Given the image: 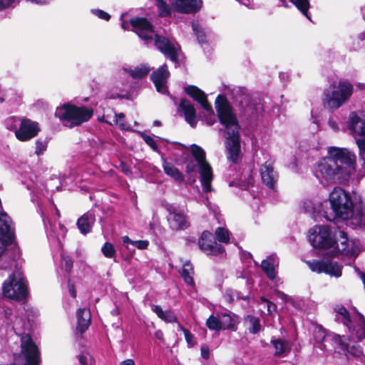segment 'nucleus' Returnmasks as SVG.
<instances>
[{
	"instance_id": "1",
	"label": "nucleus",
	"mask_w": 365,
	"mask_h": 365,
	"mask_svg": "<svg viewBox=\"0 0 365 365\" xmlns=\"http://www.w3.org/2000/svg\"><path fill=\"white\" fill-rule=\"evenodd\" d=\"M329 156L320 160L314 175L324 186L341 183L355 172L356 156L346 148L329 147Z\"/></svg>"
},
{
	"instance_id": "2",
	"label": "nucleus",
	"mask_w": 365,
	"mask_h": 365,
	"mask_svg": "<svg viewBox=\"0 0 365 365\" xmlns=\"http://www.w3.org/2000/svg\"><path fill=\"white\" fill-rule=\"evenodd\" d=\"M130 23L133 30L137 34L148 46L155 45L166 57L173 61H177L178 43L160 36L153 30V26L146 19L135 17L131 19Z\"/></svg>"
},
{
	"instance_id": "3",
	"label": "nucleus",
	"mask_w": 365,
	"mask_h": 365,
	"mask_svg": "<svg viewBox=\"0 0 365 365\" xmlns=\"http://www.w3.org/2000/svg\"><path fill=\"white\" fill-rule=\"evenodd\" d=\"M220 98L221 96H218L216 99V110L220 123L226 129L225 147L228 153V159L236 163L240 155L239 125L230 106L226 102L219 103Z\"/></svg>"
},
{
	"instance_id": "4",
	"label": "nucleus",
	"mask_w": 365,
	"mask_h": 365,
	"mask_svg": "<svg viewBox=\"0 0 365 365\" xmlns=\"http://www.w3.org/2000/svg\"><path fill=\"white\" fill-rule=\"evenodd\" d=\"M329 201L331 213L324 217L327 220L332 221L336 219L347 220L354 216V207L350 195L344 189L336 187L329 194Z\"/></svg>"
},
{
	"instance_id": "5",
	"label": "nucleus",
	"mask_w": 365,
	"mask_h": 365,
	"mask_svg": "<svg viewBox=\"0 0 365 365\" xmlns=\"http://www.w3.org/2000/svg\"><path fill=\"white\" fill-rule=\"evenodd\" d=\"M313 336L315 341L319 344L321 349H326L327 341H332L337 346V348L346 354H349L354 357L359 358L363 356L361 346L356 342L345 336L336 334L327 335L325 330L321 327H316Z\"/></svg>"
},
{
	"instance_id": "6",
	"label": "nucleus",
	"mask_w": 365,
	"mask_h": 365,
	"mask_svg": "<svg viewBox=\"0 0 365 365\" xmlns=\"http://www.w3.org/2000/svg\"><path fill=\"white\" fill-rule=\"evenodd\" d=\"M353 91V86L348 81L334 82L324 91V107L332 111L338 109L349 101Z\"/></svg>"
},
{
	"instance_id": "7",
	"label": "nucleus",
	"mask_w": 365,
	"mask_h": 365,
	"mask_svg": "<svg viewBox=\"0 0 365 365\" xmlns=\"http://www.w3.org/2000/svg\"><path fill=\"white\" fill-rule=\"evenodd\" d=\"M93 114V112L91 108L71 104H65L58 107L55 112V115L59 118L65 126L68 128L79 126L88 121Z\"/></svg>"
},
{
	"instance_id": "8",
	"label": "nucleus",
	"mask_w": 365,
	"mask_h": 365,
	"mask_svg": "<svg viewBox=\"0 0 365 365\" xmlns=\"http://www.w3.org/2000/svg\"><path fill=\"white\" fill-rule=\"evenodd\" d=\"M191 153L195 159L197 165L199 168L200 181L202 187V190L205 192H211L212 190L211 182L213 180L212 169L205 159V153L204 150L197 145H192ZM195 164L189 163L186 166V172L187 173L195 172Z\"/></svg>"
},
{
	"instance_id": "9",
	"label": "nucleus",
	"mask_w": 365,
	"mask_h": 365,
	"mask_svg": "<svg viewBox=\"0 0 365 365\" xmlns=\"http://www.w3.org/2000/svg\"><path fill=\"white\" fill-rule=\"evenodd\" d=\"M3 294L5 297L20 301L28 294L25 279L20 272H14L3 284Z\"/></svg>"
},
{
	"instance_id": "10",
	"label": "nucleus",
	"mask_w": 365,
	"mask_h": 365,
	"mask_svg": "<svg viewBox=\"0 0 365 365\" xmlns=\"http://www.w3.org/2000/svg\"><path fill=\"white\" fill-rule=\"evenodd\" d=\"M21 352L14 354V359L18 365H38L40 355L36 345L29 335L21 338Z\"/></svg>"
},
{
	"instance_id": "11",
	"label": "nucleus",
	"mask_w": 365,
	"mask_h": 365,
	"mask_svg": "<svg viewBox=\"0 0 365 365\" xmlns=\"http://www.w3.org/2000/svg\"><path fill=\"white\" fill-rule=\"evenodd\" d=\"M309 241L315 248L330 249L335 245L329 227L327 225H316L309 232Z\"/></svg>"
},
{
	"instance_id": "12",
	"label": "nucleus",
	"mask_w": 365,
	"mask_h": 365,
	"mask_svg": "<svg viewBox=\"0 0 365 365\" xmlns=\"http://www.w3.org/2000/svg\"><path fill=\"white\" fill-rule=\"evenodd\" d=\"M16 123L20 121L19 128L15 130V135L20 141H27L37 135L39 132L38 124L29 119L14 118Z\"/></svg>"
},
{
	"instance_id": "13",
	"label": "nucleus",
	"mask_w": 365,
	"mask_h": 365,
	"mask_svg": "<svg viewBox=\"0 0 365 365\" xmlns=\"http://www.w3.org/2000/svg\"><path fill=\"white\" fill-rule=\"evenodd\" d=\"M336 237L337 240L335 241V245L333 247L334 255L337 253L347 256L357 255L359 250L355 242L353 240H349L344 231H339L338 234H336Z\"/></svg>"
},
{
	"instance_id": "14",
	"label": "nucleus",
	"mask_w": 365,
	"mask_h": 365,
	"mask_svg": "<svg viewBox=\"0 0 365 365\" xmlns=\"http://www.w3.org/2000/svg\"><path fill=\"white\" fill-rule=\"evenodd\" d=\"M185 92L187 95L200 103L207 114L210 115L205 118L206 123L209 125L214 124L215 119L214 118L213 110L211 105L207 101V96L205 94V93L200 90L197 87L193 86L185 88Z\"/></svg>"
},
{
	"instance_id": "15",
	"label": "nucleus",
	"mask_w": 365,
	"mask_h": 365,
	"mask_svg": "<svg viewBox=\"0 0 365 365\" xmlns=\"http://www.w3.org/2000/svg\"><path fill=\"white\" fill-rule=\"evenodd\" d=\"M199 247L207 255H219L224 252L223 247L213 240L212 234L208 231L202 232L199 240Z\"/></svg>"
},
{
	"instance_id": "16",
	"label": "nucleus",
	"mask_w": 365,
	"mask_h": 365,
	"mask_svg": "<svg viewBox=\"0 0 365 365\" xmlns=\"http://www.w3.org/2000/svg\"><path fill=\"white\" fill-rule=\"evenodd\" d=\"M349 129L354 137L365 138V113H351L349 118Z\"/></svg>"
},
{
	"instance_id": "17",
	"label": "nucleus",
	"mask_w": 365,
	"mask_h": 365,
	"mask_svg": "<svg viewBox=\"0 0 365 365\" xmlns=\"http://www.w3.org/2000/svg\"><path fill=\"white\" fill-rule=\"evenodd\" d=\"M168 210L169 212L168 220L173 230H182L188 227L189 225L183 212L178 210L172 205L168 207Z\"/></svg>"
},
{
	"instance_id": "18",
	"label": "nucleus",
	"mask_w": 365,
	"mask_h": 365,
	"mask_svg": "<svg viewBox=\"0 0 365 365\" xmlns=\"http://www.w3.org/2000/svg\"><path fill=\"white\" fill-rule=\"evenodd\" d=\"M170 76L167 65L164 64L151 74V79L157 91L161 93L168 92L167 81Z\"/></svg>"
},
{
	"instance_id": "19",
	"label": "nucleus",
	"mask_w": 365,
	"mask_h": 365,
	"mask_svg": "<svg viewBox=\"0 0 365 365\" xmlns=\"http://www.w3.org/2000/svg\"><path fill=\"white\" fill-rule=\"evenodd\" d=\"M173 8L179 13L192 14L201 7V0H170Z\"/></svg>"
},
{
	"instance_id": "20",
	"label": "nucleus",
	"mask_w": 365,
	"mask_h": 365,
	"mask_svg": "<svg viewBox=\"0 0 365 365\" xmlns=\"http://www.w3.org/2000/svg\"><path fill=\"white\" fill-rule=\"evenodd\" d=\"M14 238V228L10 217L5 212L0 213V239L6 244L11 243Z\"/></svg>"
},
{
	"instance_id": "21",
	"label": "nucleus",
	"mask_w": 365,
	"mask_h": 365,
	"mask_svg": "<svg viewBox=\"0 0 365 365\" xmlns=\"http://www.w3.org/2000/svg\"><path fill=\"white\" fill-rule=\"evenodd\" d=\"M262 180L269 188L274 189L277 180V175L272 163L266 162L260 168Z\"/></svg>"
},
{
	"instance_id": "22",
	"label": "nucleus",
	"mask_w": 365,
	"mask_h": 365,
	"mask_svg": "<svg viewBox=\"0 0 365 365\" xmlns=\"http://www.w3.org/2000/svg\"><path fill=\"white\" fill-rule=\"evenodd\" d=\"M180 109L183 113L186 122L192 128H195L197 125V120L195 109L191 102L185 99H182L180 103Z\"/></svg>"
},
{
	"instance_id": "23",
	"label": "nucleus",
	"mask_w": 365,
	"mask_h": 365,
	"mask_svg": "<svg viewBox=\"0 0 365 365\" xmlns=\"http://www.w3.org/2000/svg\"><path fill=\"white\" fill-rule=\"evenodd\" d=\"M278 265L279 260L275 255H270L261 263L262 270L270 279H274L276 277V269Z\"/></svg>"
},
{
	"instance_id": "24",
	"label": "nucleus",
	"mask_w": 365,
	"mask_h": 365,
	"mask_svg": "<svg viewBox=\"0 0 365 365\" xmlns=\"http://www.w3.org/2000/svg\"><path fill=\"white\" fill-rule=\"evenodd\" d=\"M91 312L86 308L79 309L77 311V327L76 329L81 334L84 333L91 324Z\"/></svg>"
},
{
	"instance_id": "25",
	"label": "nucleus",
	"mask_w": 365,
	"mask_h": 365,
	"mask_svg": "<svg viewBox=\"0 0 365 365\" xmlns=\"http://www.w3.org/2000/svg\"><path fill=\"white\" fill-rule=\"evenodd\" d=\"M43 222L46 228L47 235L49 237L56 238L59 240L61 237H65L66 229L62 224H61L60 222H58V225H56L55 223L52 224L48 220V223L49 225L48 226L47 222L44 219Z\"/></svg>"
},
{
	"instance_id": "26",
	"label": "nucleus",
	"mask_w": 365,
	"mask_h": 365,
	"mask_svg": "<svg viewBox=\"0 0 365 365\" xmlns=\"http://www.w3.org/2000/svg\"><path fill=\"white\" fill-rule=\"evenodd\" d=\"M95 222V216L92 212H88L77 221V226L83 234L89 232Z\"/></svg>"
},
{
	"instance_id": "27",
	"label": "nucleus",
	"mask_w": 365,
	"mask_h": 365,
	"mask_svg": "<svg viewBox=\"0 0 365 365\" xmlns=\"http://www.w3.org/2000/svg\"><path fill=\"white\" fill-rule=\"evenodd\" d=\"M274 347L277 356H284L291 351V343L284 339H276L271 341Z\"/></svg>"
},
{
	"instance_id": "28",
	"label": "nucleus",
	"mask_w": 365,
	"mask_h": 365,
	"mask_svg": "<svg viewBox=\"0 0 365 365\" xmlns=\"http://www.w3.org/2000/svg\"><path fill=\"white\" fill-rule=\"evenodd\" d=\"M354 321L356 323V325L353 327L351 335L352 336L354 335L357 339L361 340L363 338H365L364 317L361 314H356Z\"/></svg>"
},
{
	"instance_id": "29",
	"label": "nucleus",
	"mask_w": 365,
	"mask_h": 365,
	"mask_svg": "<svg viewBox=\"0 0 365 365\" xmlns=\"http://www.w3.org/2000/svg\"><path fill=\"white\" fill-rule=\"evenodd\" d=\"M151 309L160 319L165 322L172 323L177 321L176 316L170 310L163 311L159 305H152Z\"/></svg>"
},
{
	"instance_id": "30",
	"label": "nucleus",
	"mask_w": 365,
	"mask_h": 365,
	"mask_svg": "<svg viewBox=\"0 0 365 365\" xmlns=\"http://www.w3.org/2000/svg\"><path fill=\"white\" fill-rule=\"evenodd\" d=\"M336 312V318L337 320H340L344 325L349 327L351 329L349 324L351 323L350 315L347 309L342 305H336L334 307Z\"/></svg>"
},
{
	"instance_id": "31",
	"label": "nucleus",
	"mask_w": 365,
	"mask_h": 365,
	"mask_svg": "<svg viewBox=\"0 0 365 365\" xmlns=\"http://www.w3.org/2000/svg\"><path fill=\"white\" fill-rule=\"evenodd\" d=\"M163 169L165 173L173 178L175 181L181 182L184 180L183 175L179 171V170L173 166L172 164L165 162L163 163Z\"/></svg>"
},
{
	"instance_id": "32",
	"label": "nucleus",
	"mask_w": 365,
	"mask_h": 365,
	"mask_svg": "<svg viewBox=\"0 0 365 365\" xmlns=\"http://www.w3.org/2000/svg\"><path fill=\"white\" fill-rule=\"evenodd\" d=\"M180 274L186 284L194 286L193 268L190 262L184 263Z\"/></svg>"
},
{
	"instance_id": "33",
	"label": "nucleus",
	"mask_w": 365,
	"mask_h": 365,
	"mask_svg": "<svg viewBox=\"0 0 365 365\" xmlns=\"http://www.w3.org/2000/svg\"><path fill=\"white\" fill-rule=\"evenodd\" d=\"M222 329H232L236 324L235 316H232L230 312L220 313Z\"/></svg>"
},
{
	"instance_id": "34",
	"label": "nucleus",
	"mask_w": 365,
	"mask_h": 365,
	"mask_svg": "<svg viewBox=\"0 0 365 365\" xmlns=\"http://www.w3.org/2000/svg\"><path fill=\"white\" fill-rule=\"evenodd\" d=\"M125 71L128 72L133 78H141L147 76L150 69L145 65H140L134 69H125Z\"/></svg>"
},
{
	"instance_id": "35",
	"label": "nucleus",
	"mask_w": 365,
	"mask_h": 365,
	"mask_svg": "<svg viewBox=\"0 0 365 365\" xmlns=\"http://www.w3.org/2000/svg\"><path fill=\"white\" fill-rule=\"evenodd\" d=\"M324 273L329 274L331 276L339 277L341 275V267L336 262L331 261L327 262Z\"/></svg>"
},
{
	"instance_id": "36",
	"label": "nucleus",
	"mask_w": 365,
	"mask_h": 365,
	"mask_svg": "<svg viewBox=\"0 0 365 365\" xmlns=\"http://www.w3.org/2000/svg\"><path fill=\"white\" fill-rule=\"evenodd\" d=\"M356 143L359 150L360 161L363 162L361 165L363 170L359 173V175L362 176L365 174V138L356 139Z\"/></svg>"
},
{
	"instance_id": "37",
	"label": "nucleus",
	"mask_w": 365,
	"mask_h": 365,
	"mask_svg": "<svg viewBox=\"0 0 365 365\" xmlns=\"http://www.w3.org/2000/svg\"><path fill=\"white\" fill-rule=\"evenodd\" d=\"M206 326L210 330L218 331L222 329L220 313L210 315L206 321Z\"/></svg>"
},
{
	"instance_id": "38",
	"label": "nucleus",
	"mask_w": 365,
	"mask_h": 365,
	"mask_svg": "<svg viewBox=\"0 0 365 365\" xmlns=\"http://www.w3.org/2000/svg\"><path fill=\"white\" fill-rule=\"evenodd\" d=\"M326 261L324 260H309L306 264L312 272L317 273L324 272Z\"/></svg>"
},
{
	"instance_id": "39",
	"label": "nucleus",
	"mask_w": 365,
	"mask_h": 365,
	"mask_svg": "<svg viewBox=\"0 0 365 365\" xmlns=\"http://www.w3.org/2000/svg\"><path fill=\"white\" fill-rule=\"evenodd\" d=\"M158 8V15L161 17H165L171 14V9L164 0H155Z\"/></svg>"
},
{
	"instance_id": "40",
	"label": "nucleus",
	"mask_w": 365,
	"mask_h": 365,
	"mask_svg": "<svg viewBox=\"0 0 365 365\" xmlns=\"http://www.w3.org/2000/svg\"><path fill=\"white\" fill-rule=\"evenodd\" d=\"M125 115L123 113H115L113 121H107L110 125H118L123 130H128L129 125L124 120Z\"/></svg>"
},
{
	"instance_id": "41",
	"label": "nucleus",
	"mask_w": 365,
	"mask_h": 365,
	"mask_svg": "<svg viewBox=\"0 0 365 365\" xmlns=\"http://www.w3.org/2000/svg\"><path fill=\"white\" fill-rule=\"evenodd\" d=\"M285 1V0H280ZM291 1L301 11V12L308 19V9L309 6V0H291Z\"/></svg>"
},
{
	"instance_id": "42",
	"label": "nucleus",
	"mask_w": 365,
	"mask_h": 365,
	"mask_svg": "<svg viewBox=\"0 0 365 365\" xmlns=\"http://www.w3.org/2000/svg\"><path fill=\"white\" fill-rule=\"evenodd\" d=\"M61 268L67 273L71 272L72 267H73V260L72 259L66 255L64 253L61 254V264H60Z\"/></svg>"
},
{
	"instance_id": "43",
	"label": "nucleus",
	"mask_w": 365,
	"mask_h": 365,
	"mask_svg": "<svg viewBox=\"0 0 365 365\" xmlns=\"http://www.w3.org/2000/svg\"><path fill=\"white\" fill-rule=\"evenodd\" d=\"M215 236L220 242L227 243L230 239L229 231L224 227H218L215 230Z\"/></svg>"
},
{
	"instance_id": "44",
	"label": "nucleus",
	"mask_w": 365,
	"mask_h": 365,
	"mask_svg": "<svg viewBox=\"0 0 365 365\" xmlns=\"http://www.w3.org/2000/svg\"><path fill=\"white\" fill-rule=\"evenodd\" d=\"M102 253L107 258H113L115 256V250L110 242H106L101 248Z\"/></svg>"
},
{
	"instance_id": "45",
	"label": "nucleus",
	"mask_w": 365,
	"mask_h": 365,
	"mask_svg": "<svg viewBox=\"0 0 365 365\" xmlns=\"http://www.w3.org/2000/svg\"><path fill=\"white\" fill-rule=\"evenodd\" d=\"M247 321L250 324V331L252 334H257L261 328L259 320L254 317H248Z\"/></svg>"
},
{
	"instance_id": "46",
	"label": "nucleus",
	"mask_w": 365,
	"mask_h": 365,
	"mask_svg": "<svg viewBox=\"0 0 365 365\" xmlns=\"http://www.w3.org/2000/svg\"><path fill=\"white\" fill-rule=\"evenodd\" d=\"M138 134L144 140L148 145H149L153 150L158 151V145L153 137L146 135L143 132H138Z\"/></svg>"
},
{
	"instance_id": "47",
	"label": "nucleus",
	"mask_w": 365,
	"mask_h": 365,
	"mask_svg": "<svg viewBox=\"0 0 365 365\" xmlns=\"http://www.w3.org/2000/svg\"><path fill=\"white\" fill-rule=\"evenodd\" d=\"M47 145H48V143L46 140H37L36 142V151L35 153L38 155H40L41 154L43 153V152L46 150L47 148Z\"/></svg>"
},
{
	"instance_id": "48",
	"label": "nucleus",
	"mask_w": 365,
	"mask_h": 365,
	"mask_svg": "<svg viewBox=\"0 0 365 365\" xmlns=\"http://www.w3.org/2000/svg\"><path fill=\"white\" fill-rule=\"evenodd\" d=\"M192 27L199 43H202L203 42H205V35L203 31L199 29L197 24H196L195 23H192Z\"/></svg>"
},
{
	"instance_id": "49",
	"label": "nucleus",
	"mask_w": 365,
	"mask_h": 365,
	"mask_svg": "<svg viewBox=\"0 0 365 365\" xmlns=\"http://www.w3.org/2000/svg\"><path fill=\"white\" fill-rule=\"evenodd\" d=\"M239 298L238 294L236 292L232 289L226 290L224 294V299L227 302H232L235 300V298Z\"/></svg>"
},
{
	"instance_id": "50",
	"label": "nucleus",
	"mask_w": 365,
	"mask_h": 365,
	"mask_svg": "<svg viewBox=\"0 0 365 365\" xmlns=\"http://www.w3.org/2000/svg\"><path fill=\"white\" fill-rule=\"evenodd\" d=\"M78 360L82 365H91L92 364V358L88 353H83L78 356Z\"/></svg>"
},
{
	"instance_id": "51",
	"label": "nucleus",
	"mask_w": 365,
	"mask_h": 365,
	"mask_svg": "<svg viewBox=\"0 0 365 365\" xmlns=\"http://www.w3.org/2000/svg\"><path fill=\"white\" fill-rule=\"evenodd\" d=\"M181 330L183 331L184 333V335H185V340L187 342V344L192 346L194 344H195V342H194V336L191 334V332H190L187 329L183 328V327H180Z\"/></svg>"
},
{
	"instance_id": "52",
	"label": "nucleus",
	"mask_w": 365,
	"mask_h": 365,
	"mask_svg": "<svg viewBox=\"0 0 365 365\" xmlns=\"http://www.w3.org/2000/svg\"><path fill=\"white\" fill-rule=\"evenodd\" d=\"M149 242L148 240H137L134 242L133 247L139 250H145L148 247Z\"/></svg>"
},
{
	"instance_id": "53",
	"label": "nucleus",
	"mask_w": 365,
	"mask_h": 365,
	"mask_svg": "<svg viewBox=\"0 0 365 365\" xmlns=\"http://www.w3.org/2000/svg\"><path fill=\"white\" fill-rule=\"evenodd\" d=\"M93 14H95L98 18L106 21H108L110 18V16L108 13L102 10H95L93 11Z\"/></svg>"
},
{
	"instance_id": "54",
	"label": "nucleus",
	"mask_w": 365,
	"mask_h": 365,
	"mask_svg": "<svg viewBox=\"0 0 365 365\" xmlns=\"http://www.w3.org/2000/svg\"><path fill=\"white\" fill-rule=\"evenodd\" d=\"M122 240L123 244L126 246L127 249H130L129 247V245L133 246L134 242L133 240H130L128 236H123L122 237Z\"/></svg>"
},
{
	"instance_id": "55",
	"label": "nucleus",
	"mask_w": 365,
	"mask_h": 365,
	"mask_svg": "<svg viewBox=\"0 0 365 365\" xmlns=\"http://www.w3.org/2000/svg\"><path fill=\"white\" fill-rule=\"evenodd\" d=\"M201 356L203 359H207L209 358V348L207 346L201 347Z\"/></svg>"
},
{
	"instance_id": "56",
	"label": "nucleus",
	"mask_w": 365,
	"mask_h": 365,
	"mask_svg": "<svg viewBox=\"0 0 365 365\" xmlns=\"http://www.w3.org/2000/svg\"><path fill=\"white\" fill-rule=\"evenodd\" d=\"M359 219H351L352 221V223L356 225H362L365 224V219L363 218V216L360 214L359 215Z\"/></svg>"
},
{
	"instance_id": "57",
	"label": "nucleus",
	"mask_w": 365,
	"mask_h": 365,
	"mask_svg": "<svg viewBox=\"0 0 365 365\" xmlns=\"http://www.w3.org/2000/svg\"><path fill=\"white\" fill-rule=\"evenodd\" d=\"M267 306V311L269 314L272 313L276 310V305L271 302L266 301Z\"/></svg>"
},
{
	"instance_id": "58",
	"label": "nucleus",
	"mask_w": 365,
	"mask_h": 365,
	"mask_svg": "<svg viewBox=\"0 0 365 365\" xmlns=\"http://www.w3.org/2000/svg\"><path fill=\"white\" fill-rule=\"evenodd\" d=\"M154 336L156 339H158V340H160V341L163 342L164 341V338H163V333L161 330H157L155 334H154Z\"/></svg>"
},
{
	"instance_id": "59",
	"label": "nucleus",
	"mask_w": 365,
	"mask_h": 365,
	"mask_svg": "<svg viewBox=\"0 0 365 365\" xmlns=\"http://www.w3.org/2000/svg\"><path fill=\"white\" fill-rule=\"evenodd\" d=\"M328 123H329V125L330 126V128L332 130H338L337 124L333 119H329Z\"/></svg>"
},
{
	"instance_id": "60",
	"label": "nucleus",
	"mask_w": 365,
	"mask_h": 365,
	"mask_svg": "<svg viewBox=\"0 0 365 365\" xmlns=\"http://www.w3.org/2000/svg\"><path fill=\"white\" fill-rule=\"evenodd\" d=\"M120 365H135V361L132 359H128L123 361Z\"/></svg>"
},
{
	"instance_id": "61",
	"label": "nucleus",
	"mask_w": 365,
	"mask_h": 365,
	"mask_svg": "<svg viewBox=\"0 0 365 365\" xmlns=\"http://www.w3.org/2000/svg\"><path fill=\"white\" fill-rule=\"evenodd\" d=\"M276 294H277V297L281 298L282 299L286 300L287 298V295L281 291H277Z\"/></svg>"
},
{
	"instance_id": "62",
	"label": "nucleus",
	"mask_w": 365,
	"mask_h": 365,
	"mask_svg": "<svg viewBox=\"0 0 365 365\" xmlns=\"http://www.w3.org/2000/svg\"><path fill=\"white\" fill-rule=\"evenodd\" d=\"M69 292L71 295L75 298L76 297V292L75 291L74 287L73 285H69L68 287Z\"/></svg>"
},
{
	"instance_id": "63",
	"label": "nucleus",
	"mask_w": 365,
	"mask_h": 365,
	"mask_svg": "<svg viewBox=\"0 0 365 365\" xmlns=\"http://www.w3.org/2000/svg\"><path fill=\"white\" fill-rule=\"evenodd\" d=\"M56 220H58L60 217V212L57 209H56Z\"/></svg>"
},
{
	"instance_id": "64",
	"label": "nucleus",
	"mask_w": 365,
	"mask_h": 365,
	"mask_svg": "<svg viewBox=\"0 0 365 365\" xmlns=\"http://www.w3.org/2000/svg\"><path fill=\"white\" fill-rule=\"evenodd\" d=\"M122 28H123V29H127V25H126V23L123 22V23L122 24Z\"/></svg>"
}]
</instances>
